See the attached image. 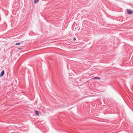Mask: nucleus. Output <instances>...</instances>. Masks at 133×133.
Returning <instances> with one entry per match:
<instances>
[{"instance_id":"nucleus-2","label":"nucleus","mask_w":133,"mask_h":133,"mask_svg":"<svg viewBox=\"0 0 133 133\" xmlns=\"http://www.w3.org/2000/svg\"><path fill=\"white\" fill-rule=\"evenodd\" d=\"M4 70H3L1 72L0 74V77H2L4 75Z\"/></svg>"},{"instance_id":"nucleus-3","label":"nucleus","mask_w":133,"mask_h":133,"mask_svg":"<svg viewBox=\"0 0 133 133\" xmlns=\"http://www.w3.org/2000/svg\"><path fill=\"white\" fill-rule=\"evenodd\" d=\"M35 114L37 115H39V112L37 111H35Z\"/></svg>"},{"instance_id":"nucleus-1","label":"nucleus","mask_w":133,"mask_h":133,"mask_svg":"<svg viewBox=\"0 0 133 133\" xmlns=\"http://www.w3.org/2000/svg\"><path fill=\"white\" fill-rule=\"evenodd\" d=\"M127 12L128 14L130 15L132 14L133 12L132 10L131 9H127Z\"/></svg>"},{"instance_id":"nucleus-9","label":"nucleus","mask_w":133,"mask_h":133,"mask_svg":"<svg viewBox=\"0 0 133 133\" xmlns=\"http://www.w3.org/2000/svg\"><path fill=\"white\" fill-rule=\"evenodd\" d=\"M18 49H19V48H18Z\"/></svg>"},{"instance_id":"nucleus-8","label":"nucleus","mask_w":133,"mask_h":133,"mask_svg":"<svg viewBox=\"0 0 133 133\" xmlns=\"http://www.w3.org/2000/svg\"><path fill=\"white\" fill-rule=\"evenodd\" d=\"M70 73H69V75H71V76H72V75H70Z\"/></svg>"},{"instance_id":"nucleus-5","label":"nucleus","mask_w":133,"mask_h":133,"mask_svg":"<svg viewBox=\"0 0 133 133\" xmlns=\"http://www.w3.org/2000/svg\"><path fill=\"white\" fill-rule=\"evenodd\" d=\"M20 44V43L19 42H18L16 43L15 44V45H18Z\"/></svg>"},{"instance_id":"nucleus-7","label":"nucleus","mask_w":133,"mask_h":133,"mask_svg":"<svg viewBox=\"0 0 133 133\" xmlns=\"http://www.w3.org/2000/svg\"><path fill=\"white\" fill-rule=\"evenodd\" d=\"M76 39V38L75 37H74L73 39V40L74 41H75Z\"/></svg>"},{"instance_id":"nucleus-6","label":"nucleus","mask_w":133,"mask_h":133,"mask_svg":"<svg viewBox=\"0 0 133 133\" xmlns=\"http://www.w3.org/2000/svg\"><path fill=\"white\" fill-rule=\"evenodd\" d=\"M94 79H100V78L99 77H95L94 78Z\"/></svg>"},{"instance_id":"nucleus-4","label":"nucleus","mask_w":133,"mask_h":133,"mask_svg":"<svg viewBox=\"0 0 133 133\" xmlns=\"http://www.w3.org/2000/svg\"><path fill=\"white\" fill-rule=\"evenodd\" d=\"M39 0H34V3L35 4L37 3L39 1Z\"/></svg>"}]
</instances>
